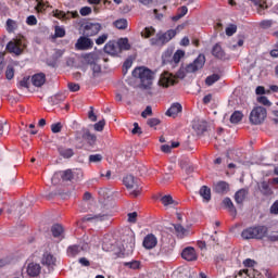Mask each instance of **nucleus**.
Here are the masks:
<instances>
[{
  "instance_id": "obj_1",
  "label": "nucleus",
  "mask_w": 278,
  "mask_h": 278,
  "mask_svg": "<svg viewBox=\"0 0 278 278\" xmlns=\"http://www.w3.org/2000/svg\"><path fill=\"white\" fill-rule=\"evenodd\" d=\"M203 66H205V55L200 54L192 63L188 64L186 68L180 67L176 75L169 72H163L159 79V86H162V88L175 86L177 79H184L186 77V73H197V71H201Z\"/></svg>"
},
{
  "instance_id": "obj_2",
  "label": "nucleus",
  "mask_w": 278,
  "mask_h": 278,
  "mask_svg": "<svg viewBox=\"0 0 278 278\" xmlns=\"http://www.w3.org/2000/svg\"><path fill=\"white\" fill-rule=\"evenodd\" d=\"M155 73L151 71L149 67H136L132 71V77H136L137 79H140L141 87L144 90H149L151 86H153V79L155 78Z\"/></svg>"
},
{
  "instance_id": "obj_3",
  "label": "nucleus",
  "mask_w": 278,
  "mask_h": 278,
  "mask_svg": "<svg viewBox=\"0 0 278 278\" xmlns=\"http://www.w3.org/2000/svg\"><path fill=\"white\" fill-rule=\"evenodd\" d=\"M266 236H268L266 226L249 227L241 232L243 240H264Z\"/></svg>"
},
{
  "instance_id": "obj_4",
  "label": "nucleus",
  "mask_w": 278,
  "mask_h": 278,
  "mask_svg": "<svg viewBox=\"0 0 278 278\" xmlns=\"http://www.w3.org/2000/svg\"><path fill=\"white\" fill-rule=\"evenodd\" d=\"M27 49V39L23 36L13 38L7 43V51L13 53L14 55H23Z\"/></svg>"
},
{
  "instance_id": "obj_5",
  "label": "nucleus",
  "mask_w": 278,
  "mask_h": 278,
  "mask_svg": "<svg viewBox=\"0 0 278 278\" xmlns=\"http://www.w3.org/2000/svg\"><path fill=\"white\" fill-rule=\"evenodd\" d=\"M124 186L127 190H134L130 194L132 197H140L142 188H140V179L136 178L134 175H126L123 179Z\"/></svg>"
},
{
  "instance_id": "obj_6",
  "label": "nucleus",
  "mask_w": 278,
  "mask_h": 278,
  "mask_svg": "<svg viewBox=\"0 0 278 278\" xmlns=\"http://www.w3.org/2000/svg\"><path fill=\"white\" fill-rule=\"evenodd\" d=\"M266 108L264 106H255L250 113V123L251 125H262L264 121H266L267 116Z\"/></svg>"
},
{
  "instance_id": "obj_7",
  "label": "nucleus",
  "mask_w": 278,
  "mask_h": 278,
  "mask_svg": "<svg viewBox=\"0 0 278 278\" xmlns=\"http://www.w3.org/2000/svg\"><path fill=\"white\" fill-rule=\"evenodd\" d=\"M175 249V240L168 239V237H163L161 239V248L159 255H170Z\"/></svg>"
},
{
  "instance_id": "obj_8",
  "label": "nucleus",
  "mask_w": 278,
  "mask_h": 278,
  "mask_svg": "<svg viewBox=\"0 0 278 278\" xmlns=\"http://www.w3.org/2000/svg\"><path fill=\"white\" fill-rule=\"evenodd\" d=\"M81 136L83 140L87 142L89 147L94 148L97 144V135L90 132V129L88 128H83L80 131H76V136Z\"/></svg>"
},
{
  "instance_id": "obj_9",
  "label": "nucleus",
  "mask_w": 278,
  "mask_h": 278,
  "mask_svg": "<svg viewBox=\"0 0 278 278\" xmlns=\"http://www.w3.org/2000/svg\"><path fill=\"white\" fill-rule=\"evenodd\" d=\"M84 27V35L89 38L90 36H97L99 31H101V24L100 23H91L87 22L83 25Z\"/></svg>"
},
{
  "instance_id": "obj_10",
  "label": "nucleus",
  "mask_w": 278,
  "mask_h": 278,
  "mask_svg": "<svg viewBox=\"0 0 278 278\" xmlns=\"http://www.w3.org/2000/svg\"><path fill=\"white\" fill-rule=\"evenodd\" d=\"M92 45H94V42H92V39H90L88 37H80L77 40L75 47L79 51H86V49H92Z\"/></svg>"
},
{
  "instance_id": "obj_11",
  "label": "nucleus",
  "mask_w": 278,
  "mask_h": 278,
  "mask_svg": "<svg viewBox=\"0 0 278 278\" xmlns=\"http://www.w3.org/2000/svg\"><path fill=\"white\" fill-rule=\"evenodd\" d=\"M182 260L187 262H195L197 260V251L192 247L185 248L181 252Z\"/></svg>"
},
{
  "instance_id": "obj_12",
  "label": "nucleus",
  "mask_w": 278,
  "mask_h": 278,
  "mask_svg": "<svg viewBox=\"0 0 278 278\" xmlns=\"http://www.w3.org/2000/svg\"><path fill=\"white\" fill-rule=\"evenodd\" d=\"M142 244L144 249L151 251V249H155V247H157V238L155 237V235L150 233L144 237Z\"/></svg>"
},
{
  "instance_id": "obj_13",
  "label": "nucleus",
  "mask_w": 278,
  "mask_h": 278,
  "mask_svg": "<svg viewBox=\"0 0 278 278\" xmlns=\"http://www.w3.org/2000/svg\"><path fill=\"white\" fill-rule=\"evenodd\" d=\"M42 270V267L38 263H29L27 266V275L28 277H38Z\"/></svg>"
},
{
  "instance_id": "obj_14",
  "label": "nucleus",
  "mask_w": 278,
  "mask_h": 278,
  "mask_svg": "<svg viewBox=\"0 0 278 278\" xmlns=\"http://www.w3.org/2000/svg\"><path fill=\"white\" fill-rule=\"evenodd\" d=\"M152 47H164L168 40L166 39V35L164 33H159L154 38L150 39Z\"/></svg>"
},
{
  "instance_id": "obj_15",
  "label": "nucleus",
  "mask_w": 278,
  "mask_h": 278,
  "mask_svg": "<svg viewBox=\"0 0 278 278\" xmlns=\"http://www.w3.org/2000/svg\"><path fill=\"white\" fill-rule=\"evenodd\" d=\"M249 197V188H242L235 193V201L238 205H242Z\"/></svg>"
},
{
  "instance_id": "obj_16",
  "label": "nucleus",
  "mask_w": 278,
  "mask_h": 278,
  "mask_svg": "<svg viewBox=\"0 0 278 278\" xmlns=\"http://www.w3.org/2000/svg\"><path fill=\"white\" fill-rule=\"evenodd\" d=\"M46 81H47V75H45V73L35 74L31 77V84L33 86H36V88H42Z\"/></svg>"
},
{
  "instance_id": "obj_17",
  "label": "nucleus",
  "mask_w": 278,
  "mask_h": 278,
  "mask_svg": "<svg viewBox=\"0 0 278 278\" xmlns=\"http://www.w3.org/2000/svg\"><path fill=\"white\" fill-rule=\"evenodd\" d=\"M104 53H108L109 55H118L119 50H118V43L115 41H109L104 46Z\"/></svg>"
},
{
  "instance_id": "obj_18",
  "label": "nucleus",
  "mask_w": 278,
  "mask_h": 278,
  "mask_svg": "<svg viewBox=\"0 0 278 278\" xmlns=\"http://www.w3.org/2000/svg\"><path fill=\"white\" fill-rule=\"evenodd\" d=\"M258 190L262 193L263 197H270L273 195V189L270 188V180L266 181L263 180L260 185H258Z\"/></svg>"
},
{
  "instance_id": "obj_19",
  "label": "nucleus",
  "mask_w": 278,
  "mask_h": 278,
  "mask_svg": "<svg viewBox=\"0 0 278 278\" xmlns=\"http://www.w3.org/2000/svg\"><path fill=\"white\" fill-rule=\"evenodd\" d=\"M213 190L216 194H227V192H229V185L227 181H218L214 185Z\"/></svg>"
},
{
  "instance_id": "obj_20",
  "label": "nucleus",
  "mask_w": 278,
  "mask_h": 278,
  "mask_svg": "<svg viewBox=\"0 0 278 278\" xmlns=\"http://www.w3.org/2000/svg\"><path fill=\"white\" fill-rule=\"evenodd\" d=\"M223 205L228 210V212L236 218L238 216V210H236V206L233 205V202L231 201L230 198H225L223 200Z\"/></svg>"
},
{
  "instance_id": "obj_21",
  "label": "nucleus",
  "mask_w": 278,
  "mask_h": 278,
  "mask_svg": "<svg viewBox=\"0 0 278 278\" xmlns=\"http://www.w3.org/2000/svg\"><path fill=\"white\" fill-rule=\"evenodd\" d=\"M55 262H56V260L53 256V254L48 253V252L43 253V256L41 258V264L43 266H55Z\"/></svg>"
},
{
  "instance_id": "obj_22",
  "label": "nucleus",
  "mask_w": 278,
  "mask_h": 278,
  "mask_svg": "<svg viewBox=\"0 0 278 278\" xmlns=\"http://www.w3.org/2000/svg\"><path fill=\"white\" fill-rule=\"evenodd\" d=\"M199 193L206 203H210V201H212V189H210V187L202 186Z\"/></svg>"
},
{
  "instance_id": "obj_23",
  "label": "nucleus",
  "mask_w": 278,
  "mask_h": 278,
  "mask_svg": "<svg viewBox=\"0 0 278 278\" xmlns=\"http://www.w3.org/2000/svg\"><path fill=\"white\" fill-rule=\"evenodd\" d=\"M181 110V104L179 102H176L172 104V106L166 111V116H173L175 118V116H177V114H179Z\"/></svg>"
},
{
  "instance_id": "obj_24",
  "label": "nucleus",
  "mask_w": 278,
  "mask_h": 278,
  "mask_svg": "<svg viewBox=\"0 0 278 278\" xmlns=\"http://www.w3.org/2000/svg\"><path fill=\"white\" fill-rule=\"evenodd\" d=\"M90 220H110V215L108 214H98V215H87L83 218V222H90Z\"/></svg>"
},
{
  "instance_id": "obj_25",
  "label": "nucleus",
  "mask_w": 278,
  "mask_h": 278,
  "mask_svg": "<svg viewBox=\"0 0 278 278\" xmlns=\"http://www.w3.org/2000/svg\"><path fill=\"white\" fill-rule=\"evenodd\" d=\"M212 55H214V58L217 60H225V51L223 50V47H220V43H216L213 47Z\"/></svg>"
},
{
  "instance_id": "obj_26",
  "label": "nucleus",
  "mask_w": 278,
  "mask_h": 278,
  "mask_svg": "<svg viewBox=\"0 0 278 278\" xmlns=\"http://www.w3.org/2000/svg\"><path fill=\"white\" fill-rule=\"evenodd\" d=\"M58 151L59 155H61V157H64L65 160H68L75 155V152L71 148L59 147Z\"/></svg>"
},
{
  "instance_id": "obj_27",
  "label": "nucleus",
  "mask_w": 278,
  "mask_h": 278,
  "mask_svg": "<svg viewBox=\"0 0 278 278\" xmlns=\"http://www.w3.org/2000/svg\"><path fill=\"white\" fill-rule=\"evenodd\" d=\"M117 49H118L119 53H122V51H129V49H131V46L129 45V39H127V38L118 39Z\"/></svg>"
},
{
  "instance_id": "obj_28",
  "label": "nucleus",
  "mask_w": 278,
  "mask_h": 278,
  "mask_svg": "<svg viewBox=\"0 0 278 278\" xmlns=\"http://www.w3.org/2000/svg\"><path fill=\"white\" fill-rule=\"evenodd\" d=\"M51 233L53 238H62L64 235V227L60 224H54L51 227Z\"/></svg>"
},
{
  "instance_id": "obj_29",
  "label": "nucleus",
  "mask_w": 278,
  "mask_h": 278,
  "mask_svg": "<svg viewBox=\"0 0 278 278\" xmlns=\"http://www.w3.org/2000/svg\"><path fill=\"white\" fill-rule=\"evenodd\" d=\"M56 175H59V177H61L63 181H73V179L75 178V175L73 174L72 169L59 172L56 173Z\"/></svg>"
},
{
  "instance_id": "obj_30",
  "label": "nucleus",
  "mask_w": 278,
  "mask_h": 278,
  "mask_svg": "<svg viewBox=\"0 0 278 278\" xmlns=\"http://www.w3.org/2000/svg\"><path fill=\"white\" fill-rule=\"evenodd\" d=\"M244 118V114L241 111H235L230 116V123L238 125Z\"/></svg>"
},
{
  "instance_id": "obj_31",
  "label": "nucleus",
  "mask_w": 278,
  "mask_h": 278,
  "mask_svg": "<svg viewBox=\"0 0 278 278\" xmlns=\"http://www.w3.org/2000/svg\"><path fill=\"white\" fill-rule=\"evenodd\" d=\"M65 100H66V96L62 93L50 97V103L52 105H60V103H62V101H65Z\"/></svg>"
},
{
  "instance_id": "obj_32",
  "label": "nucleus",
  "mask_w": 278,
  "mask_h": 278,
  "mask_svg": "<svg viewBox=\"0 0 278 278\" xmlns=\"http://www.w3.org/2000/svg\"><path fill=\"white\" fill-rule=\"evenodd\" d=\"M81 253V247L79 245H70L67 248V255L70 257H75V255H79Z\"/></svg>"
},
{
  "instance_id": "obj_33",
  "label": "nucleus",
  "mask_w": 278,
  "mask_h": 278,
  "mask_svg": "<svg viewBox=\"0 0 278 278\" xmlns=\"http://www.w3.org/2000/svg\"><path fill=\"white\" fill-rule=\"evenodd\" d=\"M85 61L87 64H89V66H92L99 62V56L94 53H90L85 56Z\"/></svg>"
},
{
  "instance_id": "obj_34",
  "label": "nucleus",
  "mask_w": 278,
  "mask_h": 278,
  "mask_svg": "<svg viewBox=\"0 0 278 278\" xmlns=\"http://www.w3.org/2000/svg\"><path fill=\"white\" fill-rule=\"evenodd\" d=\"M17 27H18V24H16V21L11 20V18H9V20L7 21V31H8L9 34L14 33V30H16Z\"/></svg>"
},
{
  "instance_id": "obj_35",
  "label": "nucleus",
  "mask_w": 278,
  "mask_h": 278,
  "mask_svg": "<svg viewBox=\"0 0 278 278\" xmlns=\"http://www.w3.org/2000/svg\"><path fill=\"white\" fill-rule=\"evenodd\" d=\"M220 79V75L218 74H213L205 79L206 86H213V84H216Z\"/></svg>"
},
{
  "instance_id": "obj_36",
  "label": "nucleus",
  "mask_w": 278,
  "mask_h": 278,
  "mask_svg": "<svg viewBox=\"0 0 278 278\" xmlns=\"http://www.w3.org/2000/svg\"><path fill=\"white\" fill-rule=\"evenodd\" d=\"M100 162H103V155L102 154H91V155H89V163L90 164H100Z\"/></svg>"
},
{
  "instance_id": "obj_37",
  "label": "nucleus",
  "mask_w": 278,
  "mask_h": 278,
  "mask_svg": "<svg viewBox=\"0 0 278 278\" xmlns=\"http://www.w3.org/2000/svg\"><path fill=\"white\" fill-rule=\"evenodd\" d=\"M91 66V71H92V77H101V65H99V63H94Z\"/></svg>"
},
{
  "instance_id": "obj_38",
  "label": "nucleus",
  "mask_w": 278,
  "mask_h": 278,
  "mask_svg": "<svg viewBox=\"0 0 278 278\" xmlns=\"http://www.w3.org/2000/svg\"><path fill=\"white\" fill-rule=\"evenodd\" d=\"M184 55H186V52L184 50H177L173 55V60H174L175 64H179V62H181V58H184Z\"/></svg>"
},
{
  "instance_id": "obj_39",
  "label": "nucleus",
  "mask_w": 278,
  "mask_h": 278,
  "mask_svg": "<svg viewBox=\"0 0 278 278\" xmlns=\"http://www.w3.org/2000/svg\"><path fill=\"white\" fill-rule=\"evenodd\" d=\"M65 50H55V52L52 54V66H55V64H58V60H60V58H62V55H64Z\"/></svg>"
},
{
  "instance_id": "obj_40",
  "label": "nucleus",
  "mask_w": 278,
  "mask_h": 278,
  "mask_svg": "<svg viewBox=\"0 0 278 278\" xmlns=\"http://www.w3.org/2000/svg\"><path fill=\"white\" fill-rule=\"evenodd\" d=\"M54 36L55 38H64V36H66V30L61 26H55Z\"/></svg>"
},
{
  "instance_id": "obj_41",
  "label": "nucleus",
  "mask_w": 278,
  "mask_h": 278,
  "mask_svg": "<svg viewBox=\"0 0 278 278\" xmlns=\"http://www.w3.org/2000/svg\"><path fill=\"white\" fill-rule=\"evenodd\" d=\"M114 25L117 29H125L127 27V20L119 18L114 22Z\"/></svg>"
},
{
  "instance_id": "obj_42",
  "label": "nucleus",
  "mask_w": 278,
  "mask_h": 278,
  "mask_svg": "<svg viewBox=\"0 0 278 278\" xmlns=\"http://www.w3.org/2000/svg\"><path fill=\"white\" fill-rule=\"evenodd\" d=\"M172 227L175 229L177 236H184V233H186V228L180 224H172Z\"/></svg>"
},
{
  "instance_id": "obj_43",
  "label": "nucleus",
  "mask_w": 278,
  "mask_h": 278,
  "mask_svg": "<svg viewBox=\"0 0 278 278\" xmlns=\"http://www.w3.org/2000/svg\"><path fill=\"white\" fill-rule=\"evenodd\" d=\"M155 34V28L153 27H146L144 30L141 33L143 38H151Z\"/></svg>"
},
{
  "instance_id": "obj_44",
  "label": "nucleus",
  "mask_w": 278,
  "mask_h": 278,
  "mask_svg": "<svg viewBox=\"0 0 278 278\" xmlns=\"http://www.w3.org/2000/svg\"><path fill=\"white\" fill-rule=\"evenodd\" d=\"M37 5L35 7V10H37V12H42V10H47V8H49V2L42 1V0H37Z\"/></svg>"
},
{
  "instance_id": "obj_45",
  "label": "nucleus",
  "mask_w": 278,
  "mask_h": 278,
  "mask_svg": "<svg viewBox=\"0 0 278 278\" xmlns=\"http://www.w3.org/2000/svg\"><path fill=\"white\" fill-rule=\"evenodd\" d=\"M124 266H127L128 268H131L132 270H138L140 268V262L139 261H131L124 263Z\"/></svg>"
},
{
  "instance_id": "obj_46",
  "label": "nucleus",
  "mask_w": 278,
  "mask_h": 278,
  "mask_svg": "<svg viewBox=\"0 0 278 278\" xmlns=\"http://www.w3.org/2000/svg\"><path fill=\"white\" fill-rule=\"evenodd\" d=\"M161 203H163V205L167 206V205H173L175 204V200H173V197L172 195H164L162 199H161Z\"/></svg>"
},
{
  "instance_id": "obj_47",
  "label": "nucleus",
  "mask_w": 278,
  "mask_h": 278,
  "mask_svg": "<svg viewBox=\"0 0 278 278\" xmlns=\"http://www.w3.org/2000/svg\"><path fill=\"white\" fill-rule=\"evenodd\" d=\"M182 170H185V173H187V175H190V173H194V167L190 164H188L187 162H182L180 164Z\"/></svg>"
},
{
  "instance_id": "obj_48",
  "label": "nucleus",
  "mask_w": 278,
  "mask_h": 278,
  "mask_svg": "<svg viewBox=\"0 0 278 278\" xmlns=\"http://www.w3.org/2000/svg\"><path fill=\"white\" fill-rule=\"evenodd\" d=\"M131 64H134V61L130 58L126 59L123 64V75H125L129 68H131Z\"/></svg>"
},
{
  "instance_id": "obj_49",
  "label": "nucleus",
  "mask_w": 278,
  "mask_h": 278,
  "mask_svg": "<svg viewBox=\"0 0 278 278\" xmlns=\"http://www.w3.org/2000/svg\"><path fill=\"white\" fill-rule=\"evenodd\" d=\"M236 31H238V26L235 24H230L226 28V36H233L236 34Z\"/></svg>"
},
{
  "instance_id": "obj_50",
  "label": "nucleus",
  "mask_w": 278,
  "mask_h": 278,
  "mask_svg": "<svg viewBox=\"0 0 278 278\" xmlns=\"http://www.w3.org/2000/svg\"><path fill=\"white\" fill-rule=\"evenodd\" d=\"M5 78L7 79H14V66L8 65L7 71H5Z\"/></svg>"
},
{
  "instance_id": "obj_51",
  "label": "nucleus",
  "mask_w": 278,
  "mask_h": 278,
  "mask_svg": "<svg viewBox=\"0 0 278 278\" xmlns=\"http://www.w3.org/2000/svg\"><path fill=\"white\" fill-rule=\"evenodd\" d=\"M167 42H170V40H173V38H175V36H177V30L175 29H169L166 33H164Z\"/></svg>"
},
{
  "instance_id": "obj_52",
  "label": "nucleus",
  "mask_w": 278,
  "mask_h": 278,
  "mask_svg": "<svg viewBox=\"0 0 278 278\" xmlns=\"http://www.w3.org/2000/svg\"><path fill=\"white\" fill-rule=\"evenodd\" d=\"M104 127H105V119H101L100 122L93 125V129L96 131H103Z\"/></svg>"
},
{
  "instance_id": "obj_53",
  "label": "nucleus",
  "mask_w": 278,
  "mask_h": 278,
  "mask_svg": "<svg viewBox=\"0 0 278 278\" xmlns=\"http://www.w3.org/2000/svg\"><path fill=\"white\" fill-rule=\"evenodd\" d=\"M51 131L52 134H60L62 131V123H55L51 125Z\"/></svg>"
},
{
  "instance_id": "obj_54",
  "label": "nucleus",
  "mask_w": 278,
  "mask_h": 278,
  "mask_svg": "<svg viewBox=\"0 0 278 278\" xmlns=\"http://www.w3.org/2000/svg\"><path fill=\"white\" fill-rule=\"evenodd\" d=\"M160 123H161V121L155 117L149 118L147 121V125H149V127H157V125H160Z\"/></svg>"
},
{
  "instance_id": "obj_55",
  "label": "nucleus",
  "mask_w": 278,
  "mask_h": 278,
  "mask_svg": "<svg viewBox=\"0 0 278 278\" xmlns=\"http://www.w3.org/2000/svg\"><path fill=\"white\" fill-rule=\"evenodd\" d=\"M142 118H147L148 116H153V109L151 106H147L146 110L141 113Z\"/></svg>"
},
{
  "instance_id": "obj_56",
  "label": "nucleus",
  "mask_w": 278,
  "mask_h": 278,
  "mask_svg": "<svg viewBox=\"0 0 278 278\" xmlns=\"http://www.w3.org/2000/svg\"><path fill=\"white\" fill-rule=\"evenodd\" d=\"M258 103H261L262 105H267L269 108L270 102L268 100V98L266 96H261L257 98Z\"/></svg>"
},
{
  "instance_id": "obj_57",
  "label": "nucleus",
  "mask_w": 278,
  "mask_h": 278,
  "mask_svg": "<svg viewBox=\"0 0 278 278\" xmlns=\"http://www.w3.org/2000/svg\"><path fill=\"white\" fill-rule=\"evenodd\" d=\"M90 14H92V9L90 7H84L80 9L81 16H88Z\"/></svg>"
},
{
  "instance_id": "obj_58",
  "label": "nucleus",
  "mask_w": 278,
  "mask_h": 278,
  "mask_svg": "<svg viewBox=\"0 0 278 278\" xmlns=\"http://www.w3.org/2000/svg\"><path fill=\"white\" fill-rule=\"evenodd\" d=\"M67 88L71 92H78L79 84L68 83Z\"/></svg>"
},
{
  "instance_id": "obj_59",
  "label": "nucleus",
  "mask_w": 278,
  "mask_h": 278,
  "mask_svg": "<svg viewBox=\"0 0 278 278\" xmlns=\"http://www.w3.org/2000/svg\"><path fill=\"white\" fill-rule=\"evenodd\" d=\"M137 220H138L137 212L128 213V223H137Z\"/></svg>"
},
{
  "instance_id": "obj_60",
  "label": "nucleus",
  "mask_w": 278,
  "mask_h": 278,
  "mask_svg": "<svg viewBox=\"0 0 278 278\" xmlns=\"http://www.w3.org/2000/svg\"><path fill=\"white\" fill-rule=\"evenodd\" d=\"M27 25H38V20L35 15H30L26 20Z\"/></svg>"
},
{
  "instance_id": "obj_61",
  "label": "nucleus",
  "mask_w": 278,
  "mask_h": 278,
  "mask_svg": "<svg viewBox=\"0 0 278 278\" xmlns=\"http://www.w3.org/2000/svg\"><path fill=\"white\" fill-rule=\"evenodd\" d=\"M243 266H245V268H253V266H255V261L247 258L245 261H243Z\"/></svg>"
},
{
  "instance_id": "obj_62",
  "label": "nucleus",
  "mask_w": 278,
  "mask_h": 278,
  "mask_svg": "<svg viewBox=\"0 0 278 278\" xmlns=\"http://www.w3.org/2000/svg\"><path fill=\"white\" fill-rule=\"evenodd\" d=\"M261 27H263V29H268V27H273V21L271 20L262 21Z\"/></svg>"
},
{
  "instance_id": "obj_63",
  "label": "nucleus",
  "mask_w": 278,
  "mask_h": 278,
  "mask_svg": "<svg viewBox=\"0 0 278 278\" xmlns=\"http://www.w3.org/2000/svg\"><path fill=\"white\" fill-rule=\"evenodd\" d=\"M105 40H108V35L103 34L100 37H98V39L96 40L97 45H103L105 42Z\"/></svg>"
},
{
  "instance_id": "obj_64",
  "label": "nucleus",
  "mask_w": 278,
  "mask_h": 278,
  "mask_svg": "<svg viewBox=\"0 0 278 278\" xmlns=\"http://www.w3.org/2000/svg\"><path fill=\"white\" fill-rule=\"evenodd\" d=\"M270 214H275V215L278 214V200L275 201V202L273 203V205L270 206Z\"/></svg>"
}]
</instances>
